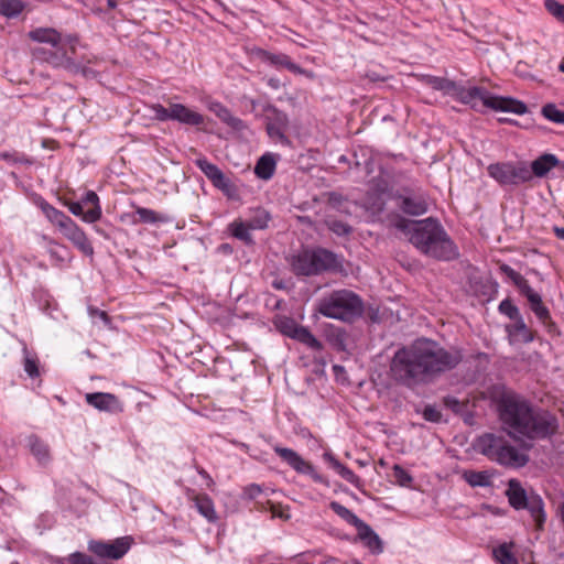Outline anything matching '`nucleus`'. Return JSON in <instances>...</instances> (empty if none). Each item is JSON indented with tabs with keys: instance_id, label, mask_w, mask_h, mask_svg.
I'll return each mask as SVG.
<instances>
[{
	"instance_id": "1",
	"label": "nucleus",
	"mask_w": 564,
	"mask_h": 564,
	"mask_svg": "<svg viewBox=\"0 0 564 564\" xmlns=\"http://www.w3.org/2000/svg\"><path fill=\"white\" fill-rule=\"evenodd\" d=\"M498 409L500 420L510 429V434L536 440L550 437L557 431L555 415L545 410H534L529 402L517 395H503Z\"/></svg>"
},
{
	"instance_id": "2",
	"label": "nucleus",
	"mask_w": 564,
	"mask_h": 564,
	"mask_svg": "<svg viewBox=\"0 0 564 564\" xmlns=\"http://www.w3.org/2000/svg\"><path fill=\"white\" fill-rule=\"evenodd\" d=\"M435 84L437 89L443 90L446 95L462 104L470 106L476 111L490 108L495 111L512 112L516 115L528 112V106L523 101L512 97L492 95L484 87L465 86L446 78L436 79Z\"/></svg>"
},
{
	"instance_id": "3",
	"label": "nucleus",
	"mask_w": 564,
	"mask_h": 564,
	"mask_svg": "<svg viewBox=\"0 0 564 564\" xmlns=\"http://www.w3.org/2000/svg\"><path fill=\"white\" fill-rule=\"evenodd\" d=\"M391 378L409 388L423 381V340L417 339L394 352L390 362Z\"/></svg>"
},
{
	"instance_id": "4",
	"label": "nucleus",
	"mask_w": 564,
	"mask_h": 564,
	"mask_svg": "<svg viewBox=\"0 0 564 564\" xmlns=\"http://www.w3.org/2000/svg\"><path fill=\"white\" fill-rule=\"evenodd\" d=\"M316 312L327 318L351 323L361 316L364 301L351 290H334L317 301Z\"/></svg>"
},
{
	"instance_id": "5",
	"label": "nucleus",
	"mask_w": 564,
	"mask_h": 564,
	"mask_svg": "<svg viewBox=\"0 0 564 564\" xmlns=\"http://www.w3.org/2000/svg\"><path fill=\"white\" fill-rule=\"evenodd\" d=\"M459 248L437 218L425 217V257L451 262L459 258Z\"/></svg>"
},
{
	"instance_id": "6",
	"label": "nucleus",
	"mask_w": 564,
	"mask_h": 564,
	"mask_svg": "<svg viewBox=\"0 0 564 564\" xmlns=\"http://www.w3.org/2000/svg\"><path fill=\"white\" fill-rule=\"evenodd\" d=\"M290 264L296 275L304 276L341 270L338 257L326 249L303 250L291 258Z\"/></svg>"
},
{
	"instance_id": "7",
	"label": "nucleus",
	"mask_w": 564,
	"mask_h": 564,
	"mask_svg": "<svg viewBox=\"0 0 564 564\" xmlns=\"http://www.w3.org/2000/svg\"><path fill=\"white\" fill-rule=\"evenodd\" d=\"M40 208L59 232L86 256L94 254V248L84 230L62 210L56 209L47 202H41Z\"/></svg>"
},
{
	"instance_id": "8",
	"label": "nucleus",
	"mask_w": 564,
	"mask_h": 564,
	"mask_svg": "<svg viewBox=\"0 0 564 564\" xmlns=\"http://www.w3.org/2000/svg\"><path fill=\"white\" fill-rule=\"evenodd\" d=\"M30 40L51 45L56 48V52L46 53L39 48L33 52L36 59L44 61L48 66L57 68H68L70 66V58L64 52H59V45L64 41L63 34L54 28H35L28 33Z\"/></svg>"
},
{
	"instance_id": "9",
	"label": "nucleus",
	"mask_w": 564,
	"mask_h": 564,
	"mask_svg": "<svg viewBox=\"0 0 564 564\" xmlns=\"http://www.w3.org/2000/svg\"><path fill=\"white\" fill-rule=\"evenodd\" d=\"M505 494L508 498L509 505L513 509H527L536 522V525L539 528L542 527L545 521V513L543 500L539 495H528L521 482L516 478L508 481V487Z\"/></svg>"
},
{
	"instance_id": "10",
	"label": "nucleus",
	"mask_w": 564,
	"mask_h": 564,
	"mask_svg": "<svg viewBox=\"0 0 564 564\" xmlns=\"http://www.w3.org/2000/svg\"><path fill=\"white\" fill-rule=\"evenodd\" d=\"M463 357L458 351H448L437 343L425 338V380L454 369Z\"/></svg>"
},
{
	"instance_id": "11",
	"label": "nucleus",
	"mask_w": 564,
	"mask_h": 564,
	"mask_svg": "<svg viewBox=\"0 0 564 564\" xmlns=\"http://www.w3.org/2000/svg\"><path fill=\"white\" fill-rule=\"evenodd\" d=\"M490 177L500 185H520L531 181V171L523 163H492L487 167Z\"/></svg>"
},
{
	"instance_id": "12",
	"label": "nucleus",
	"mask_w": 564,
	"mask_h": 564,
	"mask_svg": "<svg viewBox=\"0 0 564 564\" xmlns=\"http://www.w3.org/2000/svg\"><path fill=\"white\" fill-rule=\"evenodd\" d=\"M131 546V538H118L110 542L90 541L88 550L102 558L119 560L124 556Z\"/></svg>"
},
{
	"instance_id": "13",
	"label": "nucleus",
	"mask_w": 564,
	"mask_h": 564,
	"mask_svg": "<svg viewBox=\"0 0 564 564\" xmlns=\"http://www.w3.org/2000/svg\"><path fill=\"white\" fill-rule=\"evenodd\" d=\"M509 443L502 434L485 433L476 440L475 448L490 460L496 462L498 455L506 449Z\"/></svg>"
},
{
	"instance_id": "14",
	"label": "nucleus",
	"mask_w": 564,
	"mask_h": 564,
	"mask_svg": "<svg viewBox=\"0 0 564 564\" xmlns=\"http://www.w3.org/2000/svg\"><path fill=\"white\" fill-rule=\"evenodd\" d=\"M251 58L252 61L259 62L260 64L268 67H281L288 68L289 70H301L291 62L288 55L282 53H271L262 48H253L251 51Z\"/></svg>"
},
{
	"instance_id": "15",
	"label": "nucleus",
	"mask_w": 564,
	"mask_h": 564,
	"mask_svg": "<svg viewBox=\"0 0 564 564\" xmlns=\"http://www.w3.org/2000/svg\"><path fill=\"white\" fill-rule=\"evenodd\" d=\"M267 120V132L269 137L283 144H288L289 140L285 135V130L289 124L288 116L273 108L269 110Z\"/></svg>"
},
{
	"instance_id": "16",
	"label": "nucleus",
	"mask_w": 564,
	"mask_h": 564,
	"mask_svg": "<svg viewBox=\"0 0 564 564\" xmlns=\"http://www.w3.org/2000/svg\"><path fill=\"white\" fill-rule=\"evenodd\" d=\"M186 496L198 511L209 523H216L219 519L213 499L206 494L196 492L193 489L186 490Z\"/></svg>"
},
{
	"instance_id": "17",
	"label": "nucleus",
	"mask_w": 564,
	"mask_h": 564,
	"mask_svg": "<svg viewBox=\"0 0 564 564\" xmlns=\"http://www.w3.org/2000/svg\"><path fill=\"white\" fill-rule=\"evenodd\" d=\"M86 401L89 405L99 411L106 412H121L122 405L119 399L112 393L95 392L87 393Z\"/></svg>"
},
{
	"instance_id": "18",
	"label": "nucleus",
	"mask_w": 564,
	"mask_h": 564,
	"mask_svg": "<svg viewBox=\"0 0 564 564\" xmlns=\"http://www.w3.org/2000/svg\"><path fill=\"white\" fill-rule=\"evenodd\" d=\"M395 227L417 249H423V223L421 220L399 218L395 221Z\"/></svg>"
},
{
	"instance_id": "19",
	"label": "nucleus",
	"mask_w": 564,
	"mask_h": 564,
	"mask_svg": "<svg viewBox=\"0 0 564 564\" xmlns=\"http://www.w3.org/2000/svg\"><path fill=\"white\" fill-rule=\"evenodd\" d=\"M196 165L206 175V177L214 184L215 187L228 192L230 188V181L225 176L221 170L208 162L206 159H198Z\"/></svg>"
},
{
	"instance_id": "20",
	"label": "nucleus",
	"mask_w": 564,
	"mask_h": 564,
	"mask_svg": "<svg viewBox=\"0 0 564 564\" xmlns=\"http://www.w3.org/2000/svg\"><path fill=\"white\" fill-rule=\"evenodd\" d=\"M529 455L520 452L516 446L509 445L498 455L497 464L509 468H522L529 463Z\"/></svg>"
},
{
	"instance_id": "21",
	"label": "nucleus",
	"mask_w": 564,
	"mask_h": 564,
	"mask_svg": "<svg viewBox=\"0 0 564 564\" xmlns=\"http://www.w3.org/2000/svg\"><path fill=\"white\" fill-rule=\"evenodd\" d=\"M274 452L294 470L301 474H312L313 466L304 460L295 451L286 447L274 446Z\"/></svg>"
},
{
	"instance_id": "22",
	"label": "nucleus",
	"mask_w": 564,
	"mask_h": 564,
	"mask_svg": "<svg viewBox=\"0 0 564 564\" xmlns=\"http://www.w3.org/2000/svg\"><path fill=\"white\" fill-rule=\"evenodd\" d=\"M560 164V160L556 155L551 153H545L539 156L531 163V178L533 176L544 177L553 167Z\"/></svg>"
},
{
	"instance_id": "23",
	"label": "nucleus",
	"mask_w": 564,
	"mask_h": 564,
	"mask_svg": "<svg viewBox=\"0 0 564 564\" xmlns=\"http://www.w3.org/2000/svg\"><path fill=\"white\" fill-rule=\"evenodd\" d=\"M172 120H177L184 124L199 126L204 118L200 113L191 110L181 104H172Z\"/></svg>"
},
{
	"instance_id": "24",
	"label": "nucleus",
	"mask_w": 564,
	"mask_h": 564,
	"mask_svg": "<svg viewBox=\"0 0 564 564\" xmlns=\"http://www.w3.org/2000/svg\"><path fill=\"white\" fill-rule=\"evenodd\" d=\"M358 538L365 543V545L376 554L383 551L382 541L379 535L364 521L357 528Z\"/></svg>"
},
{
	"instance_id": "25",
	"label": "nucleus",
	"mask_w": 564,
	"mask_h": 564,
	"mask_svg": "<svg viewBox=\"0 0 564 564\" xmlns=\"http://www.w3.org/2000/svg\"><path fill=\"white\" fill-rule=\"evenodd\" d=\"M529 304L532 312L535 314L540 322H547L550 317L549 308L543 304L541 295L535 292L531 286L522 293Z\"/></svg>"
},
{
	"instance_id": "26",
	"label": "nucleus",
	"mask_w": 564,
	"mask_h": 564,
	"mask_svg": "<svg viewBox=\"0 0 564 564\" xmlns=\"http://www.w3.org/2000/svg\"><path fill=\"white\" fill-rule=\"evenodd\" d=\"M275 160L272 154L262 155L254 167L256 175L261 180H270L275 171Z\"/></svg>"
},
{
	"instance_id": "27",
	"label": "nucleus",
	"mask_w": 564,
	"mask_h": 564,
	"mask_svg": "<svg viewBox=\"0 0 564 564\" xmlns=\"http://www.w3.org/2000/svg\"><path fill=\"white\" fill-rule=\"evenodd\" d=\"M83 203L93 205V207L86 210L83 215V220L87 223L97 221L101 217L98 195L93 191H88L83 198Z\"/></svg>"
},
{
	"instance_id": "28",
	"label": "nucleus",
	"mask_w": 564,
	"mask_h": 564,
	"mask_svg": "<svg viewBox=\"0 0 564 564\" xmlns=\"http://www.w3.org/2000/svg\"><path fill=\"white\" fill-rule=\"evenodd\" d=\"M325 459H327L332 467L347 481L352 484L355 487H360V478L348 467L343 465L339 460L333 457L330 454L324 455Z\"/></svg>"
},
{
	"instance_id": "29",
	"label": "nucleus",
	"mask_w": 564,
	"mask_h": 564,
	"mask_svg": "<svg viewBox=\"0 0 564 564\" xmlns=\"http://www.w3.org/2000/svg\"><path fill=\"white\" fill-rule=\"evenodd\" d=\"M24 9L22 0H0V14L7 19L18 18Z\"/></svg>"
},
{
	"instance_id": "30",
	"label": "nucleus",
	"mask_w": 564,
	"mask_h": 564,
	"mask_svg": "<svg viewBox=\"0 0 564 564\" xmlns=\"http://www.w3.org/2000/svg\"><path fill=\"white\" fill-rule=\"evenodd\" d=\"M271 217L263 208H257L251 212V216L247 219L249 228L252 230H262L268 227Z\"/></svg>"
},
{
	"instance_id": "31",
	"label": "nucleus",
	"mask_w": 564,
	"mask_h": 564,
	"mask_svg": "<svg viewBox=\"0 0 564 564\" xmlns=\"http://www.w3.org/2000/svg\"><path fill=\"white\" fill-rule=\"evenodd\" d=\"M29 444L32 454L36 457L40 464H47L50 462L48 446L35 436L29 438Z\"/></svg>"
},
{
	"instance_id": "32",
	"label": "nucleus",
	"mask_w": 564,
	"mask_h": 564,
	"mask_svg": "<svg viewBox=\"0 0 564 564\" xmlns=\"http://www.w3.org/2000/svg\"><path fill=\"white\" fill-rule=\"evenodd\" d=\"M229 230L231 235L243 241L247 245L253 243L252 236L250 234L251 228H249L248 223H243L241 220H235L229 225Z\"/></svg>"
},
{
	"instance_id": "33",
	"label": "nucleus",
	"mask_w": 564,
	"mask_h": 564,
	"mask_svg": "<svg viewBox=\"0 0 564 564\" xmlns=\"http://www.w3.org/2000/svg\"><path fill=\"white\" fill-rule=\"evenodd\" d=\"M292 338L314 350H321L323 348L322 343L317 340V338L307 328L301 325L297 327Z\"/></svg>"
},
{
	"instance_id": "34",
	"label": "nucleus",
	"mask_w": 564,
	"mask_h": 564,
	"mask_svg": "<svg viewBox=\"0 0 564 564\" xmlns=\"http://www.w3.org/2000/svg\"><path fill=\"white\" fill-rule=\"evenodd\" d=\"M499 271L513 282V284L519 289L521 294L530 288L529 282L519 272L513 270L510 265L501 263L499 265Z\"/></svg>"
},
{
	"instance_id": "35",
	"label": "nucleus",
	"mask_w": 564,
	"mask_h": 564,
	"mask_svg": "<svg viewBox=\"0 0 564 564\" xmlns=\"http://www.w3.org/2000/svg\"><path fill=\"white\" fill-rule=\"evenodd\" d=\"M329 507L338 517L354 525L356 529L361 524L362 520H360L354 512H351L348 508L340 505L339 502L332 501Z\"/></svg>"
},
{
	"instance_id": "36",
	"label": "nucleus",
	"mask_w": 564,
	"mask_h": 564,
	"mask_svg": "<svg viewBox=\"0 0 564 564\" xmlns=\"http://www.w3.org/2000/svg\"><path fill=\"white\" fill-rule=\"evenodd\" d=\"M135 214L139 217L138 221L143 224H156L167 221V217L165 215L144 207H137Z\"/></svg>"
},
{
	"instance_id": "37",
	"label": "nucleus",
	"mask_w": 564,
	"mask_h": 564,
	"mask_svg": "<svg viewBox=\"0 0 564 564\" xmlns=\"http://www.w3.org/2000/svg\"><path fill=\"white\" fill-rule=\"evenodd\" d=\"M464 479L471 487H488L491 485L490 476L487 471H465Z\"/></svg>"
},
{
	"instance_id": "38",
	"label": "nucleus",
	"mask_w": 564,
	"mask_h": 564,
	"mask_svg": "<svg viewBox=\"0 0 564 564\" xmlns=\"http://www.w3.org/2000/svg\"><path fill=\"white\" fill-rule=\"evenodd\" d=\"M541 113L547 120L564 124V110H560L555 104H546L542 107Z\"/></svg>"
},
{
	"instance_id": "39",
	"label": "nucleus",
	"mask_w": 564,
	"mask_h": 564,
	"mask_svg": "<svg viewBox=\"0 0 564 564\" xmlns=\"http://www.w3.org/2000/svg\"><path fill=\"white\" fill-rule=\"evenodd\" d=\"M494 556L500 564H519L517 557L512 554L507 544L499 545L495 549Z\"/></svg>"
},
{
	"instance_id": "40",
	"label": "nucleus",
	"mask_w": 564,
	"mask_h": 564,
	"mask_svg": "<svg viewBox=\"0 0 564 564\" xmlns=\"http://www.w3.org/2000/svg\"><path fill=\"white\" fill-rule=\"evenodd\" d=\"M327 228L337 236H347L351 232V227L341 220L328 217L325 220Z\"/></svg>"
},
{
	"instance_id": "41",
	"label": "nucleus",
	"mask_w": 564,
	"mask_h": 564,
	"mask_svg": "<svg viewBox=\"0 0 564 564\" xmlns=\"http://www.w3.org/2000/svg\"><path fill=\"white\" fill-rule=\"evenodd\" d=\"M216 115L227 124L232 128H239L242 124V121L236 117H234L230 111L221 105L215 106Z\"/></svg>"
},
{
	"instance_id": "42",
	"label": "nucleus",
	"mask_w": 564,
	"mask_h": 564,
	"mask_svg": "<svg viewBox=\"0 0 564 564\" xmlns=\"http://www.w3.org/2000/svg\"><path fill=\"white\" fill-rule=\"evenodd\" d=\"M278 329L289 337H293L294 333L296 332L297 327L300 326L294 319L289 317L280 318L275 323Z\"/></svg>"
},
{
	"instance_id": "43",
	"label": "nucleus",
	"mask_w": 564,
	"mask_h": 564,
	"mask_svg": "<svg viewBox=\"0 0 564 564\" xmlns=\"http://www.w3.org/2000/svg\"><path fill=\"white\" fill-rule=\"evenodd\" d=\"M514 330L517 334L520 335L521 341H523V343L533 341V339H534L533 334L529 329V327L525 325L522 316H519V318L514 319Z\"/></svg>"
},
{
	"instance_id": "44",
	"label": "nucleus",
	"mask_w": 564,
	"mask_h": 564,
	"mask_svg": "<svg viewBox=\"0 0 564 564\" xmlns=\"http://www.w3.org/2000/svg\"><path fill=\"white\" fill-rule=\"evenodd\" d=\"M498 310L501 314L508 316L512 321L521 316L519 308L512 303L510 299H505L501 301Z\"/></svg>"
},
{
	"instance_id": "45",
	"label": "nucleus",
	"mask_w": 564,
	"mask_h": 564,
	"mask_svg": "<svg viewBox=\"0 0 564 564\" xmlns=\"http://www.w3.org/2000/svg\"><path fill=\"white\" fill-rule=\"evenodd\" d=\"M400 207L405 214L412 216H419L423 213V205L419 202L412 200L409 197L402 198Z\"/></svg>"
},
{
	"instance_id": "46",
	"label": "nucleus",
	"mask_w": 564,
	"mask_h": 564,
	"mask_svg": "<svg viewBox=\"0 0 564 564\" xmlns=\"http://www.w3.org/2000/svg\"><path fill=\"white\" fill-rule=\"evenodd\" d=\"M443 403L446 409L452 410L455 414L464 415L467 411V403L460 402L455 397H445Z\"/></svg>"
},
{
	"instance_id": "47",
	"label": "nucleus",
	"mask_w": 564,
	"mask_h": 564,
	"mask_svg": "<svg viewBox=\"0 0 564 564\" xmlns=\"http://www.w3.org/2000/svg\"><path fill=\"white\" fill-rule=\"evenodd\" d=\"M544 6L553 17L564 23V4L557 2L556 0H545Z\"/></svg>"
},
{
	"instance_id": "48",
	"label": "nucleus",
	"mask_w": 564,
	"mask_h": 564,
	"mask_svg": "<svg viewBox=\"0 0 564 564\" xmlns=\"http://www.w3.org/2000/svg\"><path fill=\"white\" fill-rule=\"evenodd\" d=\"M25 357H24V371L31 377L35 378L39 376V366H37V359L35 357H32L29 355L26 349L24 350Z\"/></svg>"
},
{
	"instance_id": "49",
	"label": "nucleus",
	"mask_w": 564,
	"mask_h": 564,
	"mask_svg": "<svg viewBox=\"0 0 564 564\" xmlns=\"http://www.w3.org/2000/svg\"><path fill=\"white\" fill-rule=\"evenodd\" d=\"M152 111L154 112V117L158 120L165 121V120H172V104L169 108L163 107L160 104L153 105Z\"/></svg>"
},
{
	"instance_id": "50",
	"label": "nucleus",
	"mask_w": 564,
	"mask_h": 564,
	"mask_svg": "<svg viewBox=\"0 0 564 564\" xmlns=\"http://www.w3.org/2000/svg\"><path fill=\"white\" fill-rule=\"evenodd\" d=\"M0 158L8 162H13V163H21V164H31L32 163V161L30 159H28L25 155L17 153V152H14V153L3 152L0 154Z\"/></svg>"
},
{
	"instance_id": "51",
	"label": "nucleus",
	"mask_w": 564,
	"mask_h": 564,
	"mask_svg": "<svg viewBox=\"0 0 564 564\" xmlns=\"http://www.w3.org/2000/svg\"><path fill=\"white\" fill-rule=\"evenodd\" d=\"M393 476L401 486H406L412 480L411 476L400 466H394Z\"/></svg>"
},
{
	"instance_id": "52",
	"label": "nucleus",
	"mask_w": 564,
	"mask_h": 564,
	"mask_svg": "<svg viewBox=\"0 0 564 564\" xmlns=\"http://www.w3.org/2000/svg\"><path fill=\"white\" fill-rule=\"evenodd\" d=\"M442 413L432 405H425V421L441 422Z\"/></svg>"
},
{
	"instance_id": "53",
	"label": "nucleus",
	"mask_w": 564,
	"mask_h": 564,
	"mask_svg": "<svg viewBox=\"0 0 564 564\" xmlns=\"http://www.w3.org/2000/svg\"><path fill=\"white\" fill-rule=\"evenodd\" d=\"M261 491H262L261 487L256 484H251V485L247 486L243 490L245 496L249 499H254L256 497H258L261 494Z\"/></svg>"
},
{
	"instance_id": "54",
	"label": "nucleus",
	"mask_w": 564,
	"mask_h": 564,
	"mask_svg": "<svg viewBox=\"0 0 564 564\" xmlns=\"http://www.w3.org/2000/svg\"><path fill=\"white\" fill-rule=\"evenodd\" d=\"M272 517H276L283 520L290 519L289 510L283 508L282 506H272L271 507Z\"/></svg>"
},
{
	"instance_id": "55",
	"label": "nucleus",
	"mask_w": 564,
	"mask_h": 564,
	"mask_svg": "<svg viewBox=\"0 0 564 564\" xmlns=\"http://www.w3.org/2000/svg\"><path fill=\"white\" fill-rule=\"evenodd\" d=\"M69 212L75 216H82L85 214L82 203L70 202L66 204Z\"/></svg>"
},
{
	"instance_id": "56",
	"label": "nucleus",
	"mask_w": 564,
	"mask_h": 564,
	"mask_svg": "<svg viewBox=\"0 0 564 564\" xmlns=\"http://www.w3.org/2000/svg\"><path fill=\"white\" fill-rule=\"evenodd\" d=\"M88 313L91 317H95V316H98L99 318H101L106 324L109 323V317L107 315V313L105 311H100L96 307H93V306H89L88 307Z\"/></svg>"
},
{
	"instance_id": "57",
	"label": "nucleus",
	"mask_w": 564,
	"mask_h": 564,
	"mask_svg": "<svg viewBox=\"0 0 564 564\" xmlns=\"http://www.w3.org/2000/svg\"><path fill=\"white\" fill-rule=\"evenodd\" d=\"M541 323L544 325V327L546 328V330L550 334H553L557 330L556 324L552 321L551 316L549 317L547 322H541Z\"/></svg>"
},
{
	"instance_id": "58",
	"label": "nucleus",
	"mask_w": 564,
	"mask_h": 564,
	"mask_svg": "<svg viewBox=\"0 0 564 564\" xmlns=\"http://www.w3.org/2000/svg\"><path fill=\"white\" fill-rule=\"evenodd\" d=\"M370 82L378 83V82H386L388 80V77H381L379 73H370L367 75Z\"/></svg>"
},
{
	"instance_id": "59",
	"label": "nucleus",
	"mask_w": 564,
	"mask_h": 564,
	"mask_svg": "<svg viewBox=\"0 0 564 564\" xmlns=\"http://www.w3.org/2000/svg\"><path fill=\"white\" fill-rule=\"evenodd\" d=\"M198 474L205 478L207 480V487L208 488H212L213 485H214V480L212 479V477L208 475V473L205 470V469H199L198 470Z\"/></svg>"
},
{
	"instance_id": "60",
	"label": "nucleus",
	"mask_w": 564,
	"mask_h": 564,
	"mask_svg": "<svg viewBox=\"0 0 564 564\" xmlns=\"http://www.w3.org/2000/svg\"><path fill=\"white\" fill-rule=\"evenodd\" d=\"M553 230H554L555 236H556L558 239L564 240V227H557V226H555Z\"/></svg>"
},
{
	"instance_id": "61",
	"label": "nucleus",
	"mask_w": 564,
	"mask_h": 564,
	"mask_svg": "<svg viewBox=\"0 0 564 564\" xmlns=\"http://www.w3.org/2000/svg\"><path fill=\"white\" fill-rule=\"evenodd\" d=\"M108 6L111 7V8H115L116 7V1L115 0H108Z\"/></svg>"
},
{
	"instance_id": "62",
	"label": "nucleus",
	"mask_w": 564,
	"mask_h": 564,
	"mask_svg": "<svg viewBox=\"0 0 564 564\" xmlns=\"http://www.w3.org/2000/svg\"><path fill=\"white\" fill-rule=\"evenodd\" d=\"M501 122H509V123H513L514 121L513 120H510V119H500Z\"/></svg>"
},
{
	"instance_id": "63",
	"label": "nucleus",
	"mask_w": 564,
	"mask_h": 564,
	"mask_svg": "<svg viewBox=\"0 0 564 564\" xmlns=\"http://www.w3.org/2000/svg\"><path fill=\"white\" fill-rule=\"evenodd\" d=\"M350 564H362V563H360V562H359V561H357V560H352V561L350 562Z\"/></svg>"
},
{
	"instance_id": "64",
	"label": "nucleus",
	"mask_w": 564,
	"mask_h": 564,
	"mask_svg": "<svg viewBox=\"0 0 564 564\" xmlns=\"http://www.w3.org/2000/svg\"><path fill=\"white\" fill-rule=\"evenodd\" d=\"M558 70H564V62L558 66Z\"/></svg>"
}]
</instances>
